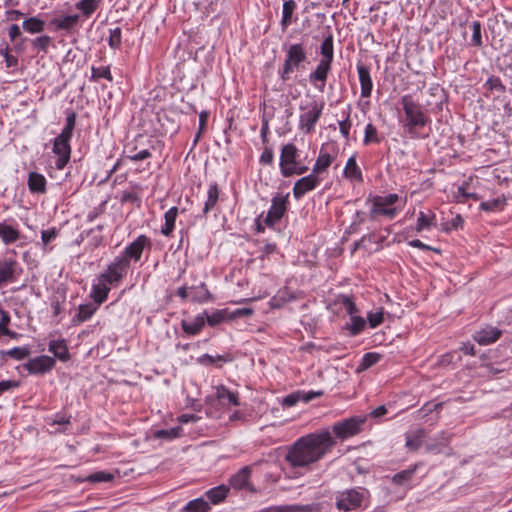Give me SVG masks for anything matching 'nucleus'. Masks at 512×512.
<instances>
[{
	"label": "nucleus",
	"mask_w": 512,
	"mask_h": 512,
	"mask_svg": "<svg viewBox=\"0 0 512 512\" xmlns=\"http://www.w3.org/2000/svg\"><path fill=\"white\" fill-rule=\"evenodd\" d=\"M324 108V102H314L311 110L300 115V126L305 129L307 133L314 129L315 124L319 120Z\"/></svg>",
	"instance_id": "9d476101"
},
{
	"label": "nucleus",
	"mask_w": 512,
	"mask_h": 512,
	"mask_svg": "<svg viewBox=\"0 0 512 512\" xmlns=\"http://www.w3.org/2000/svg\"><path fill=\"white\" fill-rule=\"evenodd\" d=\"M365 421V417H351L335 423L332 427V430L336 437L344 440L359 434L362 431V426Z\"/></svg>",
	"instance_id": "423d86ee"
},
{
	"label": "nucleus",
	"mask_w": 512,
	"mask_h": 512,
	"mask_svg": "<svg viewBox=\"0 0 512 512\" xmlns=\"http://www.w3.org/2000/svg\"><path fill=\"white\" fill-rule=\"evenodd\" d=\"M360 87H361V97L367 98L371 96L373 83L370 76L369 69L364 65L357 66Z\"/></svg>",
	"instance_id": "2eb2a0df"
},
{
	"label": "nucleus",
	"mask_w": 512,
	"mask_h": 512,
	"mask_svg": "<svg viewBox=\"0 0 512 512\" xmlns=\"http://www.w3.org/2000/svg\"><path fill=\"white\" fill-rule=\"evenodd\" d=\"M129 268V260L126 258H115L114 261L107 266V269L98 276L97 280L111 289V287L118 286L126 276Z\"/></svg>",
	"instance_id": "20e7f679"
},
{
	"label": "nucleus",
	"mask_w": 512,
	"mask_h": 512,
	"mask_svg": "<svg viewBox=\"0 0 512 512\" xmlns=\"http://www.w3.org/2000/svg\"><path fill=\"white\" fill-rule=\"evenodd\" d=\"M177 215H178L177 207H171L168 211L165 212V214H164L165 224L161 228V233L164 236H170L171 233L173 232Z\"/></svg>",
	"instance_id": "393cba45"
},
{
	"label": "nucleus",
	"mask_w": 512,
	"mask_h": 512,
	"mask_svg": "<svg viewBox=\"0 0 512 512\" xmlns=\"http://www.w3.org/2000/svg\"><path fill=\"white\" fill-rule=\"evenodd\" d=\"M182 429L181 427H172L169 429H162L155 432V437L160 439H175L180 436Z\"/></svg>",
	"instance_id": "49530a36"
},
{
	"label": "nucleus",
	"mask_w": 512,
	"mask_h": 512,
	"mask_svg": "<svg viewBox=\"0 0 512 512\" xmlns=\"http://www.w3.org/2000/svg\"><path fill=\"white\" fill-rule=\"evenodd\" d=\"M350 321V324L347 323L345 328L349 330L350 334L353 336L360 334L366 326V322L361 316H352L350 317Z\"/></svg>",
	"instance_id": "c9c22d12"
},
{
	"label": "nucleus",
	"mask_w": 512,
	"mask_h": 512,
	"mask_svg": "<svg viewBox=\"0 0 512 512\" xmlns=\"http://www.w3.org/2000/svg\"><path fill=\"white\" fill-rule=\"evenodd\" d=\"M100 78H105L108 81L113 80V77L108 66H102L98 68L92 67L91 79L97 81Z\"/></svg>",
	"instance_id": "8fccbe9b"
},
{
	"label": "nucleus",
	"mask_w": 512,
	"mask_h": 512,
	"mask_svg": "<svg viewBox=\"0 0 512 512\" xmlns=\"http://www.w3.org/2000/svg\"><path fill=\"white\" fill-rule=\"evenodd\" d=\"M307 59L304 46L300 43L291 44L286 49V56L280 71V78L283 81L290 79L291 73L298 70L302 63Z\"/></svg>",
	"instance_id": "7ed1b4c3"
},
{
	"label": "nucleus",
	"mask_w": 512,
	"mask_h": 512,
	"mask_svg": "<svg viewBox=\"0 0 512 512\" xmlns=\"http://www.w3.org/2000/svg\"><path fill=\"white\" fill-rule=\"evenodd\" d=\"M288 204V195H276L272 198L271 207L264 219V222L267 226H274L277 222L281 220L283 215L287 210Z\"/></svg>",
	"instance_id": "0eeeda50"
},
{
	"label": "nucleus",
	"mask_w": 512,
	"mask_h": 512,
	"mask_svg": "<svg viewBox=\"0 0 512 512\" xmlns=\"http://www.w3.org/2000/svg\"><path fill=\"white\" fill-rule=\"evenodd\" d=\"M299 401H301L300 399V393L299 391L295 392V393H292L290 395H287L284 399H283V404L288 406V407H291V406H294L296 405Z\"/></svg>",
	"instance_id": "69168bd1"
},
{
	"label": "nucleus",
	"mask_w": 512,
	"mask_h": 512,
	"mask_svg": "<svg viewBox=\"0 0 512 512\" xmlns=\"http://www.w3.org/2000/svg\"><path fill=\"white\" fill-rule=\"evenodd\" d=\"M417 468H418V465L415 464L405 470H402V471L396 473L395 475L392 476V479H391L392 482L396 485L408 484L411 481L414 474L416 473Z\"/></svg>",
	"instance_id": "c85d7f7f"
},
{
	"label": "nucleus",
	"mask_w": 512,
	"mask_h": 512,
	"mask_svg": "<svg viewBox=\"0 0 512 512\" xmlns=\"http://www.w3.org/2000/svg\"><path fill=\"white\" fill-rule=\"evenodd\" d=\"M328 429L300 437L287 451L285 460L292 468H306L321 460L335 446Z\"/></svg>",
	"instance_id": "f257e3e1"
},
{
	"label": "nucleus",
	"mask_w": 512,
	"mask_h": 512,
	"mask_svg": "<svg viewBox=\"0 0 512 512\" xmlns=\"http://www.w3.org/2000/svg\"><path fill=\"white\" fill-rule=\"evenodd\" d=\"M296 3L293 0H288L283 3L281 25L285 29L290 23Z\"/></svg>",
	"instance_id": "4c0bfd02"
},
{
	"label": "nucleus",
	"mask_w": 512,
	"mask_h": 512,
	"mask_svg": "<svg viewBox=\"0 0 512 512\" xmlns=\"http://www.w3.org/2000/svg\"><path fill=\"white\" fill-rule=\"evenodd\" d=\"M111 289L105 286L104 283L98 281L92 286L91 297L93 298L96 305H101L106 301L108 293Z\"/></svg>",
	"instance_id": "bb28decb"
},
{
	"label": "nucleus",
	"mask_w": 512,
	"mask_h": 512,
	"mask_svg": "<svg viewBox=\"0 0 512 512\" xmlns=\"http://www.w3.org/2000/svg\"><path fill=\"white\" fill-rule=\"evenodd\" d=\"M298 150L296 146L292 143L286 144L283 146L280 155V170L281 174L284 176V172L286 169H291L293 165L297 163Z\"/></svg>",
	"instance_id": "ddd939ff"
},
{
	"label": "nucleus",
	"mask_w": 512,
	"mask_h": 512,
	"mask_svg": "<svg viewBox=\"0 0 512 512\" xmlns=\"http://www.w3.org/2000/svg\"><path fill=\"white\" fill-rule=\"evenodd\" d=\"M76 8L86 17L91 16L98 8L97 0H80L76 3Z\"/></svg>",
	"instance_id": "79ce46f5"
},
{
	"label": "nucleus",
	"mask_w": 512,
	"mask_h": 512,
	"mask_svg": "<svg viewBox=\"0 0 512 512\" xmlns=\"http://www.w3.org/2000/svg\"><path fill=\"white\" fill-rule=\"evenodd\" d=\"M502 332L501 330L494 327H486L478 332H476L474 339L480 345H488L495 341H497Z\"/></svg>",
	"instance_id": "dca6fc26"
},
{
	"label": "nucleus",
	"mask_w": 512,
	"mask_h": 512,
	"mask_svg": "<svg viewBox=\"0 0 512 512\" xmlns=\"http://www.w3.org/2000/svg\"><path fill=\"white\" fill-rule=\"evenodd\" d=\"M121 29L116 27L110 30V35L108 38V44L113 49H118L121 46Z\"/></svg>",
	"instance_id": "603ef678"
},
{
	"label": "nucleus",
	"mask_w": 512,
	"mask_h": 512,
	"mask_svg": "<svg viewBox=\"0 0 512 512\" xmlns=\"http://www.w3.org/2000/svg\"><path fill=\"white\" fill-rule=\"evenodd\" d=\"M401 105L406 116V125L410 130L415 127H424L429 122V118L423 112L422 106L415 102L411 95L402 96Z\"/></svg>",
	"instance_id": "39448f33"
},
{
	"label": "nucleus",
	"mask_w": 512,
	"mask_h": 512,
	"mask_svg": "<svg viewBox=\"0 0 512 512\" xmlns=\"http://www.w3.org/2000/svg\"><path fill=\"white\" fill-rule=\"evenodd\" d=\"M331 65L332 62L320 60L316 69L309 75V81L321 92L324 90L328 74L331 70Z\"/></svg>",
	"instance_id": "9b49d317"
},
{
	"label": "nucleus",
	"mask_w": 512,
	"mask_h": 512,
	"mask_svg": "<svg viewBox=\"0 0 512 512\" xmlns=\"http://www.w3.org/2000/svg\"><path fill=\"white\" fill-rule=\"evenodd\" d=\"M379 142V139L377 138V130L374 125L371 123L367 124L365 127V134H364V144L367 145L370 142Z\"/></svg>",
	"instance_id": "6e6d98bb"
},
{
	"label": "nucleus",
	"mask_w": 512,
	"mask_h": 512,
	"mask_svg": "<svg viewBox=\"0 0 512 512\" xmlns=\"http://www.w3.org/2000/svg\"><path fill=\"white\" fill-rule=\"evenodd\" d=\"M150 156H151V153L149 152V150L144 149L135 154L128 155V159L131 161H141L146 158H149Z\"/></svg>",
	"instance_id": "774afa93"
},
{
	"label": "nucleus",
	"mask_w": 512,
	"mask_h": 512,
	"mask_svg": "<svg viewBox=\"0 0 512 512\" xmlns=\"http://www.w3.org/2000/svg\"><path fill=\"white\" fill-rule=\"evenodd\" d=\"M113 475L111 473H107L104 471H99L90 474L87 476L86 480L91 483H99V482H109L113 479Z\"/></svg>",
	"instance_id": "3c124183"
},
{
	"label": "nucleus",
	"mask_w": 512,
	"mask_h": 512,
	"mask_svg": "<svg viewBox=\"0 0 512 512\" xmlns=\"http://www.w3.org/2000/svg\"><path fill=\"white\" fill-rule=\"evenodd\" d=\"M300 393V399L302 402L304 403H308L310 402L311 400L315 399V398H319L323 395V391L321 390H318V391H299Z\"/></svg>",
	"instance_id": "13d9d810"
},
{
	"label": "nucleus",
	"mask_w": 512,
	"mask_h": 512,
	"mask_svg": "<svg viewBox=\"0 0 512 512\" xmlns=\"http://www.w3.org/2000/svg\"><path fill=\"white\" fill-rule=\"evenodd\" d=\"M307 170H308L307 166L298 165V163H296L295 165H293V167H291V169H289V170L286 169V171L284 172V177H290L293 175H301V174L306 173Z\"/></svg>",
	"instance_id": "680f3d73"
},
{
	"label": "nucleus",
	"mask_w": 512,
	"mask_h": 512,
	"mask_svg": "<svg viewBox=\"0 0 512 512\" xmlns=\"http://www.w3.org/2000/svg\"><path fill=\"white\" fill-rule=\"evenodd\" d=\"M435 219V214H431V216H427L424 212H420L417 224H416V231L420 232L424 229H429L432 225H434L433 221Z\"/></svg>",
	"instance_id": "a18cd8bd"
},
{
	"label": "nucleus",
	"mask_w": 512,
	"mask_h": 512,
	"mask_svg": "<svg viewBox=\"0 0 512 512\" xmlns=\"http://www.w3.org/2000/svg\"><path fill=\"white\" fill-rule=\"evenodd\" d=\"M378 199L375 196H370L367 201L371 202L372 206L369 212L371 219H376L379 215L386 216L389 219H393L397 214V209L393 207H387L384 204H379Z\"/></svg>",
	"instance_id": "4468645a"
},
{
	"label": "nucleus",
	"mask_w": 512,
	"mask_h": 512,
	"mask_svg": "<svg viewBox=\"0 0 512 512\" xmlns=\"http://www.w3.org/2000/svg\"><path fill=\"white\" fill-rule=\"evenodd\" d=\"M46 183V179L42 174L34 172V193H45Z\"/></svg>",
	"instance_id": "4d7b16f0"
},
{
	"label": "nucleus",
	"mask_w": 512,
	"mask_h": 512,
	"mask_svg": "<svg viewBox=\"0 0 512 512\" xmlns=\"http://www.w3.org/2000/svg\"><path fill=\"white\" fill-rule=\"evenodd\" d=\"M472 29H473L472 42L475 46H480L482 44L481 24L478 21L473 22Z\"/></svg>",
	"instance_id": "052dcab7"
},
{
	"label": "nucleus",
	"mask_w": 512,
	"mask_h": 512,
	"mask_svg": "<svg viewBox=\"0 0 512 512\" xmlns=\"http://www.w3.org/2000/svg\"><path fill=\"white\" fill-rule=\"evenodd\" d=\"M0 239L5 244H11L19 239V231L5 222L0 223Z\"/></svg>",
	"instance_id": "b1692460"
},
{
	"label": "nucleus",
	"mask_w": 512,
	"mask_h": 512,
	"mask_svg": "<svg viewBox=\"0 0 512 512\" xmlns=\"http://www.w3.org/2000/svg\"><path fill=\"white\" fill-rule=\"evenodd\" d=\"M320 53H321V60H326L328 62H333L334 58V46H333V35L328 34L327 37L323 40L321 47H320Z\"/></svg>",
	"instance_id": "f704fd0d"
},
{
	"label": "nucleus",
	"mask_w": 512,
	"mask_h": 512,
	"mask_svg": "<svg viewBox=\"0 0 512 512\" xmlns=\"http://www.w3.org/2000/svg\"><path fill=\"white\" fill-rule=\"evenodd\" d=\"M216 397L222 404L228 405H239V397L238 393L230 391L224 385H220L216 387Z\"/></svg>",
	"instance_id": "f3484780"
},
{
	"label": "nucleus",
	"mask_w": 512,
	"mask_h": 512,
	"mask_svg": "<svg viewBox=\"0 0 512 512\" xmlns=\"http://www.w3.org/2000/svg\"><path fill=\"white\" fill-rule=\"evenodd\" d=\"M76 124V113L71 112L66 117V123L61 133L57 136V138L69 141L72 138L73 130Z\"/></svg>",
	"instance_id": "72a5a7b5"
},
{
	"label": "nucleus",
	"mask_w": 512,
	"mask_h": 512,
	"mask_svg": "<svg viewBox=\"0 0 512 512\" xmlns=\"http://www.w3.org/2000/svg\"><path fill=\"white\" fill-rule=\"evenodd\" d=\"M52 151L57 156V159L55 160L56 169L62 170L70 160V142L56 137L53 141Z\"/></svg>",
	"instance_id": "6e6552de"
},
{
	"label": "nucleus",
	"mask_w": 512,
	"mask_h": 512,
	"mask_svg": "<svg viewBox=\"0 0 512 512\" xmlns=\"http://www.w3.org/2000/svg\"><path fill=\"white\" fill-rule=\"evenodd\" d=\"M251 470L248 466L241 468L230 478V484L235 489H243L247 487L249 483Z\"/></svg>",
	"instance_id": "6ab92c4d"
},
{
	"label": "nucleus",
	"mask_w": 512,
	"mask_h": 512,
	"mask_svg": "<svg viewBox=\"0 0 512 512\" xmlns=\"http://www.w3.org/2000/svg\"><path fill=\"white\" fill-rule=\"evenodd\" d=\"M340 303L344 306L346 312L350 315V317L355 316L356 313L358 312L356 304L350 297L342 295L340 297Z\"/></svg>",
	"instance_id": "864d4df0"
},
{
	"label": "nucleus",
	"mask_w": 512,
	"mask_h": 512,
	"mask_svg": "<svg viewBox=\"0 0 512 512\" xmlns=\"http://www.w3.org/2000/svg\"><path fill=\"white\" fill-rule=\"evenodd\" d=\"M378 200V205L379 204H384L385 206H390V205H393L395 204L398 199H399V196L395 193H391V194H388L386 196H375Z\"/></svg>",
	"instance_id": "bf43d9fd"
},
{
	"label": "nucleus",
	"mask_w": 512,
	"mask_h": 512,
	"mask_svg": "<svg viewBox=\"0 0 512 512\" xmlns=\"http://www.w3.org/2000/svg\"><path fill=\"white\" fill-rule=\"evenodd\" d=\"M228 492H229V488L227 486L219 485L217 487H214V488L208 490L206 492V496L212 504L216 505L225 500Z\"/></svg>",
	"instance_id": "cd10ccee"
},
{
	"label": "nucleus",
	"mask_w": 512,
	"mask_h": 512,
	"mask_svg": "<svg viewBox=\"0 0 512 512\" xmlns=\"http://www.w3.org/2000/svg\"><path fill=\"white\" fill-rule=\"evenodd\" d=\"M197 361H198V363H200L202 365H206V366L216 365V366L220 367L221 365L218 363L219 362L225 363V362L229 361V358L224 355L212 356L209 354H203L200 357H198Z\"/></svg>",
	"instance_id": "37998d69"
},
{
	"label": "nucleus",
	"mask_w": 512,
	"mask_h": 512,
	"mask_svg": "<svg viewBox=\"0 0 512 512\" xmlns=\"http://www.w3.org/2000/svg\"><path fill=\"white\" fill-rule=\"evenodd\" d=\"M320 183V179L314 173L298 179L293 187V196L296 200L301 199L307 192L314 190Z\"/></svg>",
	"instance_id": "1a4fd4ad"
},
{
	"label": "nucleus",
	"mask_w": 512,
	"mask_h": 512,
	"mask_svg": "<svg viewBox=\"0 0 512 512\" xmlns=\"http://www.w3.org/2000/svg\"><path fill=\"white\" fill-rule=\"evenodd\" d=\"M369 491L365 488H350L339 491L335 496V505L340 512H350L359 509L368 497Z\"/></svg>",
	"instance_id": "f03ea898"
},
{
	"label": "nucleus",
	"mask_w": 512,
	"mask_h": 512,
	"mask_svg": "<svg viewBox=\"0 0 512 512\" xmlns=\"http://www.w3.org/2000/svg\"><path fill=\"white\" fill-rule=\"evenodd\" d=\"M442 402H438V403H435V402H432V401H429V402H426L419 410H418V417L419 418H424L426 417L427 415L431 414L432 412L434 411H439L441 408H442Z\"/></svg>",
	"instance_id": "09e8293b"
},
{
	"label": "nucleus",
	"mask_w": 512,
	"mask_h": 512,
	"mask_svg": "<svg viewBox=\"0 0 512 512\" xmlns=\"http://www.w3.org/2000/svg\"><path fill=\"white\" fill-rule=\"evenodd\" d=\"M211 509L209 502L203 498H196L189 501L182 509V512H208Z\"/></svg>",
	"instance_id": "473e14b6"
},
{
	"label": "nucleus",
	"mask_w": 512,
	"mask_h": 512,
	"mask_svg": "<svg viewBox=\"0 0 512 512\" xmlns=\"http://www.w3.org/2000/svg\"><path fill=\"white\" fill-rule=\"evenodd\" d=\"M426 436L424 429L419 428L406 434V447L409 450L416 451L422 445V441Z\"/></svg>",
	"instance_id": "412c9836"
},
{
	"label": "nucleus",
	"mask_w": 512,
	"mask_h": 512,
	"mask_svg": "<svg viewBox=\"0 0 512 512\" xmlns=\"http://www.w3.org/2000/svg\"><path fill=\"white\" fill-rule=\"evenodd\" d=\"M274 159L273 151L270 148H265L260 156V163L271 164Z\"/></svg>",
	"instance_id": "338daca9"
},
{
	"label": "nucleus",
	"mask_w": 512,
	"mask_h": 512,
	"mask_svg": "<svg viewBox=\"0 0 512 512\" xmlns=\"http://www.w3.org/2000/svg\"><path fill=\"white\" fill-rule=\"evenodd\" d=\"M506 204V199L504 197H497L491 200L483 201L480 204V209L483 211H495L503 209Z\"/></svg>",
	"instance_id": "a19ab883"
},
{
	"label": "nucleus",
	"mask_w": 512,
	"mask_h": 512,
	"mask_svg": "<svg viewBox=\"0 0 512 512\" xmlns=\"http://www.w3.org/2000/svg\"><path fill=\"white\" fill-rule=\"evenodd\" d=\"M344 176L357 181H362V172L356 163L355 156H351L344 168Z\"/></svg>",
	"instance_id": "7c9ffc66"
},
{
	"label": "nucleus",
	"mask_w": 512,
	"mask_h": 512,
	"mask_svg": "<svg viewBox=\"0 0 512 512\" xmlns=\"http://www.w3.org/2000/svg\"><path fill=\"white\" fill-rule=\"evenodd\" d=\"M367 320L371 328H376L384 321V313L382 310L377 312H369Z\"/></svg>",
	"instance_id": "5fc2aeb1"
},
{
	"label": "nucleus",
	"mask_w": 512,
	"mask_h": 512,
	"mask_svg": "<svg viewBox=\"0 0 512 512\" xmlns=\"http://www.w3.org/2000/svg\"><path fill=\"white\" fill-rule=\"evenodd\" d=\"M219 198V189L216 183H213L209 186L207 191V199L204 204L203 213L207 214L209 211H211Z\"/></svg>",
	"instance_id": "2f4dec72"
},
{
	"label": "nucleus",
	"mask_w": 512,
	"mask_h": 512,
	"mask_svg": "<svg viewBox=\"0 0 512 512\" xmlns=\"http://www.w3.org/2000/svg\"><path fill=\"white\" fill-rule=\"evenodd\" d=\"M78 21L79 15L75 14L68 15L63 18H55L53 19L52 24H54L56 28L59 30L69 31L77 25Z\"/></svg>",
	"instance_id": "c756f323"
},
{
	"label": "nucleus",
	"mask_w": 512,
	"mask_h": 512,
	"mask_svg": "<svg viewBox=\"0 0 512 512\" xmlns=\"http://www.w3.org/2000/svg\"><path fill=\"white\" fill-rule=\"evenodd\" d=\"M205 325L204 314H199L195 317L192 322L182 320L181 327L183 331L188 335H197Z\"/></svg>",
	"instance_id": "aec40b11"
},
{
	"label": "nucleus",
	"mask_w": 512,
	"mask_h": 512,
	"mask_svg": "<svg viewBox=\"0 0 512 512\" xmlns=\"http://www.w3.org/2000/svg\"><path fill=\"white\" fill-rule=\"evenodd\" d=\"M58 236V230L56 228H50L41 231V245L44 251H51L50 243Z\"/></svg>",
	"instance_id": "58836bf2"
},
{
	"label": "nucleus",
	"mask_w": 512,
	"mask_h": 512,
	"mask_svg": "<svg viewBox=\"0 0 512 512\" xmlns=\"http://www.w3.org/2000/svg\"><path fill=\"white\" fill-rule=\"evenodd\" d=\"M200 288H201V293L197 294V295H194L192 297V300L194 302H206V301H208L211 298V295H210L208 289L206 288V285L204 283H202Z\"/></svg>",
	"instance_id": "e2e57ef3"
},
{
	"label": "nucleus",
	"mask_w": 512,
	"mask_h": 512,
	"mask_svg": "<svg viewBox=\"0 0 512 512\" xmlns=\"http://www.w3.org/2000/svg\"><path fill=\"white\" fill-rule=\"evenodd\" d=\"M97 308L98 305L93 303L80 305L78 308V313L73 317L72 322L74 324H79L81 322L87 321L92 317Z\"/></svg>",
	"instance_id": "4be33fe9"
},
{
	"label": "nucleus",
	"mask_w": 512,
	"mask_h": 512,
	"mask_svg": "<svg viewBox=\"0 0 512 512\" xmlns=\"http://www.w3.org/2000/svg\"><path fill=\"white\" fill-rule=\"evenodd\" d=\"M14 279V262L0 261V286H3Z\"/></svg>",
	"instance_id": "a878e982"
},
{
	"label": "nucleus",
	"mask_w": 512,
	"mask_h": 512,
	"mask_svg": "<svg viewBox=\"0 0 512 512\" xmlns=\"http://www.w3.org/2000/svg\"><path fill=\"white\" fill-rule=\"evenodd\" d=\"M55 364L54 357L47 355L34 357V374H45L52 370Z\"/></svg>",
	"instance_id": "a211bd4d"
},
{
	"label": "nucleus",
	"mask_w": 512,
	"mask_h": 512,
	"mask_svg": "<svg viewBox=\"0 0 512 512\" xmlns=\"http://www.w3.org/2000/svg\"><path fill=\"white\" fill-rule=\"evenodd\" d=\"M205 316V320H207V323L210 326H216L220 324L226 317L227 311L226 310H216L211 314H207L206 312L203 313Z\"/></svg>",
	"instance_id": "de8ad7c7"
},
{
	"label": "nucleus",
	"mask_w": 512,
	"mask_h": 512,
	"mask_svg": "<svg viewBox=\"0 0 512 512\" xmlns=\"http://www.w3.org/2000/svg\"><path fill=\"white\" fill-rule=\"evenodd\" d=\"M339 128L342 136L348 140L349 139V131L351 128V122L349 120V116L346 117V119L339 121Z\"/></svg>",
	"instance_id": "0e129e2a"
},
{
	"label": "nucleus",
	"mask_w": 512,
	"mask_h": 512,
	"mask_svg": "<svg viewBox=\"0 0 512 512\" xmlns=\"http://www.w3.org/2000/svg\"><path fill=\"white\" fill-rule=\"evenodd\" d=\"M332 161L333 157L330 154L320 153L314 164L312 173L316 175L317 173L325 171L331 165Z\"/></svg>",
	"instance_id": "e433bc0d"
},
{
	"label": "nucleus",
	"mask_w": 512,
	"mask_h": 512,
	"mask_svg": "<svg viewBox=\"0 0 512 512\" xmlns=\"http://www.w3.org/2000/svg\"><path fill=\"white\" fill-rule=\"evenodd\" d=\"M381 357L382 356L376 352L365 353L364 356L362 357L360 364H359L358 370L364 371V370L369 369L371 366L378 363L380 361Z\"/></svg>",
	"instance_id": "ea45409f"
},
{
	"label": "nucleus",
	"mask_w": 512,
	"mask_h": 512,
	"mask_svg": "<svg viewBox=\"0 0 512 512\" xmlns=\"http://www.w3.org/2000/svg\"><path fill=\"white\" fill-rule=\"evenodd\" d=\"M0 354L16 360H22L30 354V349L28 347H15L10 350L0 351Z\"/></svg>",
	"instance_id": "c03bdc74"
},
{
	"label": "nucleus",
	"mask_w": 512,
	"mask_h": 512,
	"mask_svg": "<svg viewBox=\"0 0 512 512\" xmlns=\"http://www.w3.org/2000/svg\"><path fill=\"white\" fill-rule=\"evenodd\" d=\"M150 243L149 238L145 235L138 236L132 243H130L124 250L123 256L118 258H126L127 260L133 259L139 261L143 253L144 247Z\"/></svg>",
	"instance_id": "f8f14e48"
},
{
	"label": "nucleus",
	"mask_w": 512,
	"mask_h": 512,
	"mask_svg": "<svg viewBox=\"0 0 512 512\" xmlns=\"http://www.w3.org/2000/svg\"><path fill=\"white\" fill-rule=\"evenodd\" d=\"M49 351L61 361L69 359V352L64 340H52L49 343Z\"/></svg>",
	"instance_id": "5701e85b"
}]
</instances>
